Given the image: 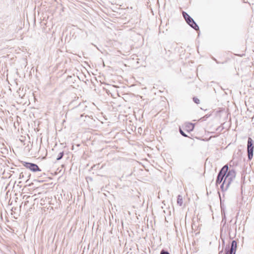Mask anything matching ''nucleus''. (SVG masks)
Wrapping results in <instances>:
<instances>
[{
    "label": "nucleus",
    "mask_w": 254,
    "mask_h": 254,
    "mask_svg": "<svg viewBox=\"0 0 254 254\" xmlns=\"http://www.w3.org/2000/svg\"><path fill=\"white\" fill-rule=\"evenodd\" d=\"M222 241H223V244L224 245V240H222Z\"/></svg>",
    "instance_id": "nucleus-17"
},
{
    "label": "nucleus",
    "mask_w": 254,
    "mask_h": 254,
    "mask_svg": "<svg viewBox=\"0 0 254 254\" xmlns=\"http://www.w3.org/2000/svg\"><path fill=\"white\" fill-rule=\"evenodd\" d=\"M223 129V127H222L220 129V130H222V129Z\"/></svg>",
    "instance_id": "nucleus-19"
},
{
    "label": "nucleus",
    "mask_w": 254,
    "mask_h": 254,
    "mask_svg": "<svg viewBox=\"0 0 254 254\" xmlns=\"http://www.w3.org/2000/svg\"><path fill=\"white\" fill-rule=\"evenodd\" d=\"M236 173L234 169H229L227 164L224 165L218 172L216 180V185L217 186L223 181L220 186V189L222 191L227 190L232 182L235 179Z\"/></svg>",
    "instance_id": "nucleus-1"
},
{
    "label": "nucleus",
    "mask_w": 254,
    "mask_h": 254,
    "mask_svg": "<svg viewBox=\"0 0 254 254\" xmlns=\"http://www.w3.org/2000/svg\"><path fill=\"white\" fill-rule=\"evenodd\" d=\"M254 141L253 139L251 137H249L247 146V151L249 160H251L253 157L254 149Z\"/></svg>",
    "instance_id": "nucleus-3"
},
{
    "label": "nucleus",
    "mask_w": 254,
    "mask_h": 254,
    "mask_svg": "<svg viewBox=\"0 0 254 254\" xmlns=\"http://www.w3.org/2000/svg\"><path fill=\"white\" fill-rule=\"evenodd\" d=\"M160 254H170V253L164 249H162L160 252Z\"/></svg>",
    "instance_id": "nucleus-11"
},
{
    "label": "nucleus",
    "mask_w": 254,
    "mask_h": 254,
    "mask_svg": "<svg viewBox=\"0 0 254 254\" xmlns=\"http://www.w3.org/2000/svg\"><path fill=\"white\" fill-rule=\"evenodd\" d=\"M192 100H193V101L197 104H199V102H200V101L196 97H193V98H192Z\"/></svg>",
    "instance_id": "nucleus-9"
},
{
    "label": "nucleus",
    "mask_w": 254,
    "mask_h": 254,
    "mask_svg": "<svg viewBox=\"0 0 254 254\" xmlns=\"http://www.w3.org/2000/svg\"><path fill=\"white\" fill-rule=\"evenodd\" d=\"M223 252V251H221L220 252H219V254H221V253Z\"/></svg>",
    "instance_id": "nucleus-16"
},
{
    "label": "nucleus",
    "mask_w": 254,
    "mask_h": 254,
    "mask_svg": "<svg viewBox=\"0 0 254 254\" xmlns=\"http://www.w3.org/2000/svg\"><path fill=\"white\" fill-rule=\"evenodd\" d=\"M182 15L187 23L196 31L199 30V26L193 19L186 12L183 11Z\"/></svg>",
    "instance_id": "nucleus-2"
},
{
    "label": "nucleus",
    "mask_w": 254,
    "mask_h": 254,
    "mask_svg": "<svg viewBox=\"0 0 254 254\" xmlns=\"http://www.w3.org/2000/svg\"><path fill=\"white\" fill-rule=\"evenodd\" d=\"M209 116H210V115H205V116L203 117V118H208Z\"/></svg>",
    "instance_id": "nucleus-13"
},
{
    "label": "nucleus",
    "mask_w": 254,
    "mask_h": 254,
    "mask_svg": "<svg viewBox=\"0 0 254 254\" xmlns=\"http://www.w3.org/2000/svg\"><path fill=\"white\" fill-rule=\"evenodd\" d=\"M220 128H221V127H218L217 128V129H216V130H217V131H218V130H219V129H220Z\"/></svg>",
    "instance_id": "nucleus-14"
},
{
    "label": "nucleus",
    "mask_w": 254,
    "mask_h": 254,
    "mask_svg": "<svg viewBox=\"0 0 254 254\" xmlns=\"http://www.w3.org/2000/svg\"><path fill=\"white\" fill-rule=\"evenodd\" d=\"M22 163L25 167L33 172L41 171V169L35 163L25 161H22Z\"/></svg>",
    "instance_id": "nucleus-4"
},
{
    "label": "nucleus",
    "mask_w": 254,
    "mask_h": 254,
    "mask_svg": "<svg viewBox=\"0 0 254 254\" xmlns=\"http://www.w3.org/2000/svg\"><path fill=\"white\" fill-rule=\"evenodd\" d=\"M194 127V125L192 123H188L186 125V129L189 132L193 130Z\"/></svg>",
    "instance_id": "nucleus-6"
},
{
    "label": "nucleus",
    "mask_w": 254,
    "mask_h": 254,
    "mask_svg": "<svg viewBox=\"0 0 254 254\" xmlns=\"http://www.w3.org/2000/svg\"><path fill=\"white\" fill-rule=\"evenodd\" d=\"M237 248V243L236 240H233L231 244V249L229 246L226 247L225 249V254H235Z\"/></svg>",
    "instance_id": "nucleus-5"
},
{
    "label": "nucleus",
    "mask_w": 254,
    "mask_h": 254,
    "mask_svg": "<svg viewBox=\"0 0 254 254\" xmlns=\"http://www.w3.org/2000/svg\"><path fill=\"white\" fill-rule=\"evenodd\" d=\"M64 155V151H62L61 152H60L57 156V161H59L61 159H62Z\"/></svg>",
    "instance_id": "nucleus-8"
},
{
    "label": "nucleus",
    "mask_w": 254,
    "mask_h": 254,
    "mask_svg": "<svg viewBox=\"0 0 254 254\" xmlns=\"http://www.w3.org/2000/svg\"><path fill=\"white\" fill-rule=\"evenodd\" d=\"M179 131L182 136L184 137H188V135L183 131L181 127H179Z\"/></svg>",
    "instance_id": "nucleus-10"
},
{
    "label": "nucleus",
    "mask_w": 254,
    "mask_h": 254,
    "mask_svg": "<svg viewBox=\"0 0 254 254\" xmlns=\"http://www.w3.org/2000/svg\"><path fill=\"white\" fill-rule=\"evenodd\" d=\"M88 179H89V180H90V181L92 180V179L91 178H90V177H88Z\"/></svg>",
    "instance_id": "nucleus-15"
},
{
    "label": "nucleus",
    "mask_w": 254,
    "mask_h": 254,
    "mask_svg": "<svg viewBox=\"0 0 254 254\" xmlns=\"http://www.w3.org/2000/svg\"><path fill=\"white\" fill-rule=\"evenodd\" d=\"M25 176H24V173L22 172H21V173H20L19 174V179H23L24 178Z\"/></svg>",
    "instance_id": "nucleus-12"
},
{
    "label": "nucleus",
    "mask_w": 254,
    "mask_h": 254,
    "mask_svg": "<svg viewBox=\"0 0 254 254\" xmlns=\"http://www.w3.org/2000/svg\"><path fill=\"white\" fill-rule=\"evenodd\" d=\"M214 61H215L217 62V63H218V62H217V61L216 60V59H214Z\"/></svg>",
    "instance_id": "nucleus-18"
},
{
    "label": "nucleus",
    "mask_w": 254,
    "mask_h": 254,
    "mask_svg": "<svg viewBox=\"0 0 254 254\" xmlns=\"http://www.w3.org/2000/svg\"><path fill=\"white\" fill-rule=\"evenodd\" d=\"M183 203V197L181 195H178L177 196V204L179 206H182Z\"/></svg>",
    "instance_id": "nucleus-7"
}]
</instances>
